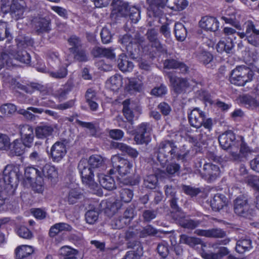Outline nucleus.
I'll use <instances>...</instances> for the list:
<instances>
[{
	"mask_svg": "<svg viewBox=\"0 0 259 259\" xmlns=\"http://www.w3.org/2000/svg\"><path fill=\"white\" fill-rule=\"evenodd\" d=\"M226 202V196L223 194L217 193L210 201V206L213 210L219 211L223 208Z\"/></svg>",
	"mask_w": 259,
	"mask_h": 259,
	"instance_id": "obj_22",
	"label": "nucleus"
},
{
	"mask_svg": "<svg viewBox=\"0 0 259 259\" xmlns=\"http://www.w3.org/2000/svg\"><path fill=\"white\" fill-rule=\"evenodd\" d=\"M168 76L169 78L170 85L176 93L178 91V82L176 76V72H169L168 73Z\"/></svg>",
	"mask_w": 259,
	"mask_h": 259,
	"instance_id": "obj_49",
	"label": "nucleus"
},
{
	"mask_svg": "<svg viewBox=\"0 0 259 259\" xmlns=\"http://www.w3.org/2000/svg\"><path fill=\"white\" fill-rule=\"evenodd\" d=\"M34 252V247L31 245H21L18 246L14 252L16 259H24Z\"/></svg>",
	"mask_w": 259,
	"mask_h": 259,
	"instance_id": "obj_18",
	"label": "nucleus"
},
{
	"mask_svg": "<svg viewBox=\"0 0 259 259\" xmlns=\"http://www.w3.org/2000/svg\"><path fill=\"white\" fill-rule=\"evenodd\" d=\"M6 54V53H5ZM9 54H7V61L4 60L5 63H8V59L9 58H14L15 59L19 60L20 62L28 64L30 62V57L29 55L26 51H21L18 52L16 54L13 53L9 52Z\"/></svg>",
	"mask_w": 259,
	"mask_h": 259,
	"instance_id": "obj_31",
	"label": "nucleus"
},
{
	"mask_svg": "<svg viewBox=\"0 0 259 259\" xmlns=\"http://www.w3.org/2000/svg\"><path fill=\"white\" fill-rule=\"evenodd\" d=\"M116 147L123 152L126 153L132 158H136L138 155V151L123 143H116Z\"/></svg>",
	"mask_w": 259,
	"mask_h": 259,
	"instance_id": "obj_37",
	"label": "nucleus"
},
{
	"mask_svg": "<svg viewBox=\"0 0 259 259\" xmlns=\"http://www.w3.org/2000/svg\"><path fill=\"white\" fill-rule=\"evenodd\" d=\"M202 256L204 259H220V255L212 252H203Z\"/></svg>",
	"mask_w": 259,
	"mask_h": 259,
	"instance_id": "obj_64",
	"label": "nucleus"
},
{
	"mask_svg": "<svg viewBox=\"0 0 259 259\" xmlns=\"http://www.w3.org/2000/svg\"><path fill=\"white\" fill-rule=\"evenodd\" d=\"M123 112L126 119L132 122L134 119H137L141 113V108L137 106L128 99L123 102Z\"/></svg>",
	"mask_w": 259,
	"mask_h": 259,
	"instance_id": "obj_10",
	"label": "nucleus"
},
{
	"mask_svg": "<svg viewBox=\"0 0 259 259\" xmlns=\"http://www.w3.org/2000/svg\"><path fill=\"white\" fill-rule=\"evenodd\" d=\"M157 183V179L154 175L147 176L144 179V184L147 188L149 189L154 188Z\"/></svg>",
	"mask_w": 259,
	"mask_h": 259,
	"instance_id": "obj_44",
	"label": "nucleus"
},
{
	"mask_svg": "<svg viewBox=\"0 0 259 259\" xmlns=\"http://www.w3.org/2000/svg\"><path fill=\"white\" fill-rule=\"evenodd\" d=\"M238 142H240V144L235 145L233 150L230 152V155L231 160L239 162L246 160L250 149L242 139L238 140Z\"/></svg>",
	"mask_w": 259,
	"mask_h": 259,
	"instance_id": "obj_6",
	"label": "nucleus"
},
{
	"mask_svg": "<svg viewBox=\"0 0 259 259\" xmlns=\"http://www.w3.org/2000/svg\"><path fill=\"white\" fill-rule=\"evenodd\" d=\"M125 89L131 93L140 92L143 90L142 81L139 78H127L125 79Z\"/></svg>",
	"mask_w": 259,
	"mask_h": 259,
	"instance_id": "obj_17",
	"label": "nucleus"
},
{
	"mask_svg": "<svg viewBox=\"0 0 259 259\" xmlns=\"http://www.w3.org/2000/svg\"><path fill=\"white\" fill-rule=\"evenodd\" d=\"M234 44L233 42L232 38L229 37L228 39L220 40L216 46V49L219 53H223L224 52L230 54L232 53Z\"/></svg>",
	"mask_w": 259,
	"mask_h": 259,
	"instance_id": "obj_23",
	"label": "nucleus"
},
{
	"mask_svg": "<svg viewBox=\"0 0 259 259\" xmlns=\"http://www.w3.org/2000/svg\"><path fill=\"white\" fill-rule=\"evenodd\" d=\"M182 189L185 194L192 197L196 196L200 192V190L199 188H195L184 185H182Z\"/></svg>",
	"mask_w": 259,
	"mask_h": 259,
	"instance_id": "obj_46",
	"label": "nucleus"
},
{
	"mask_svg": "<svg viewBox=\"0 0 259 259\" xmlns=\"http://www.w3.org/2000/svg\"><path fill=\"white\" fill-rule=\"evenodd\" d=\"M102 205H106L105 208V211L108 212L110 211L112 213H115L120 207V204L118 203H111V202H102Z\"/></svg>",
	"mask_w": 259,
	"mask_h": 259,
	"instance_id": "obj_50",
	"label": "nucleus"
},
{
	"mask_svg": "<svg viewBox=\"0 0 259 259\" xmlns=\"http://www.w3.org/2000/svg\"><path fill=\"white\" fill-rule=\"evenodd\" d=\"M250 31L248 36V42L254 47H259V29L255 28L253 23L252 30Z\"/></svg>",
	"mask_w": 259,
	"mask_h": 259,
	"instance_id": "obj_35",
	"label": "nucleus"
},
{
	"mask_svg": "<svg viewBox=\"0 0 259 259\" xmlns=\"http://www.w3.org/2000/svg\"><path fill=\"white\" fill-rule=\"evenodd\" d=\"M59 254L61 259H83L82 252L69 246H63L59 250Z\"/></svg>",
	"mask_w": 259,
	"mask_h": 259,
	"instance_id": "obj_12",
	"label": "nucleus"
},
{
	"mask_svg": "<svg viewBox=\"0 0 259 259\" xmlns=\"http://www.w3.org/2000/svg\"><path fill=\"white\" fill-rule=\"evenodd\" d=\"M109 134L110 138L117 140L121 139L124 135V133L118 129L110 130Z\"/></svg>",
	"mask_w": 259,
	"mask_h": 259,
	"instance_id": "obj_58",
	"label": "nucleus"
},
{
	"mask_svg": "<svg viewBox=\"0 0 259 259\" xmlns=\"http://www.w3.org/2000/svg\"><path fill=\"white\" fill-rule=\"evenodd\" d=\"M10 139L6 135H0V149L8 150L10 148Z\"/></svg>",
	"mask_w": 259,
	"mask_h": 259,
	"instance_id": "obj_55",
	"label": "nucleus"
},
{
	"mask_svg": "<svg viewBox=\"0 0 259 259\" xmlns=\"http://www.w3.org/2000/svg\"><path fill=\"white\" fill-rule=\"evenodd\" d=\"M102 40L104 44H108L110 42L111 39V33L108 28L104 27L101 32Z\"/></svg>",
	"mask_w": 259,
	"mask_h": 259,
	"instance_id": "obj_57",
	"label": "nucleus"
},
{
	"mask_svg": "<svg viewBox=\"0 0 259 259\" xmlns=\"http://www.w3.org/2000/svg\"><path fill=\"white\" fill-rule=\"evenodd\" d=\"M17 110L16 106L13 104L7 103L0 107L1 112L5 115H10L15 113Z\"/></svg>",
	"mask_w": 259,
	"mask_h": 259,
	"instance_id": "obj_39",
	"label": "nucleus"
},
{
	"mask_svg": "<svg viewBox=\"0 0 259 259\" xmlns=\"http://www.w3.org/2000/svg\"><path fill=\"white\" fill-rule=\"evenodd\" d=\"M120 41L122 44L124 45L126 49L130 53L132 52V48H133V39L128 34L124 35L121 39Z\"/></svg>",
	"mask_w": 259,
	"mask_h": 259,
	"instance_id": "obj_48",
	"label": "nucleus"
},
{
	"mask_svg": "<svg viewBox=\"0 0 259 259\" xmlns=\"http://www.w3.org/2000/svg\"><path fill=\"white\" fill-rule=\"evenodd\" d=\"M200 222L197 220H180L179 219V225L184 228L188 229H194L198 227Z\"/></svg>",
	"mask_w": 259,
	"mask_h": 259,
	"instance_id": "obj_38",
	"label": "nucleus"
},
{
	"mask_svg": "<svg viewBox=\"0 0 259 259\" xmlns=\"http://www.w3.org/2000/svg\"><path fill=\"white\" fill-rule=\"evenodd\" d=\"M248 197L246 194L238 196L234 201V212L239 216L250 219L254 214L253 209L248 203Z\"/></svg>",
	"mask_w": 259,
	"mask_h": 259,
	"instance_id": "obj_5",
	"label": "nucleus"
},
{
	"mask_svg": "<svg viewBox=\"0 0 259 259\" xmlns=\"http://www.w3.org/2000/svg\"><path fill=\"white\" fill-rule=\"evenodd\" d=\"M121 164H119L117 165V168L116 169V171L121 177L130 173L132 169L133 164L127 160H122Z\"/></svg>",
	"mask_w": 259,
	"mask_h": 259,
	"instance_id": "obj_34",
	"label": "nucleus"
},
{
	"mask_svg": "<svg viewBox=\"0 0 259 259\" xmlns=\"http://www.w3.org/2000/svg\"><path fill=\"white\" fill-rule=\"evenodd\" d=\"M220 174L218 165L211 163H205L201 175L205 180L211 182L215 180Z\"/></svg>",
	"mask_w": 259,
	"mask_h": 259,
	"instance_id": "obj_11",
	"label": "nucleus"
},
{
	"mask_svg": "<svg viewBox=\"0 0 259 259\" xmlns=\"http://www.w3.org/2000/svg\"><path fill=\"white\" fill-rule=\"evenodd\" d=\"M195 57L204 64L207 65L212 60L213 57L212 55L206 51L199 48L194 53Z\"/></svg>",
	"mask_w": 259,
	"mask_h": 259,
	"instance_id": "obj_33",
	"label": "nucleus"
},
{
	"mask_svg": "<svg viewBox=\"0 0 259 259\" xmlns=\"http://www.w3.org/2000/svg\"><path fill=\"white\" fill-rule=\"evenodd\" d=\"M32 23L36 31L39 33L48 32L50 30V22L44 18H35Z\"/></svg>",
	"mask_w": 259,
	"mask_h": 259,
	"instance_id": "obj_20",
	"label": "nucleus"
},
{
	"mask_svg": "<svg viewBox=\"0 0 259 259\" xmlns=\"http://www.w3.org/2000/svg\"><path fill=\"white\" fill-rule=\"evenodd\" d=\"M14 191H8L7 184L3 180H0V210H4V206L5 205V201L8 195H11Z\"/></svg>",
	"mask_w": 259,
	"mask_h": 259,
	"instance_id": "obj_29",
	"label": "nucleus"
},
{
	"mask_svg": "<svg viewBox=\"0 0 259 259\" xmlns=\"http://www.w3.org/2000/svg\"><path fill=\"white\" fill-rule=\"evenodd\" d=\"M121 201L124 202H130L133 196V192L128 189H122L120 192Z\"/></svg>",
	"mask_w": 259,
	"mask_h": 259,
	"instance_id": "obj_53",
	"label": "nucleus"
},
{
	"mask_svg": "<svg viewBox=\"0 0 259 259\" xmlns=\"http://www.w3.org/2000/svg\"><path fill=\"white\" fill-rule=\"evenodd\" d=\"M157 249L159 254L163 258L166 257L169 253L168 244L165 242L159 244Z\"/></svg>",
	"mask_w": 259,
	"mask_h": 259,
	"instance_id": "obj_47",
	"label": "nucleus"
},
{
	"mask_svg": "<svg viewBox=\"0 0 259 259\" xmlns=\"http://www.w3.org/2000/svg\"><path fill=\"white\" fill-rule=\"evenodd\" d=\"M72 227L69 224L65 223H56L52 226L50 229V236L54 237L62 231H71Z\"/></svg>",
	"mask_w": 259,
	"mask_h": 259,
	"instance_id": "obj_27",
	"label": "nucleus"
},
{
	"mask_svg": "<svg viewBox=\"0 0 259 259\" xmlns=\"http://www.w3.org/2000/svg\"><path fill=\"white\" fill-rule=\"evenodd\" d=\"M35 176H37L38 178L41 177V172L39 169L32 166H29L25 168L24 181L26 184H30Z\"/></svg>",
	"mask_w": 259,
	"mask_h": 259,
	"instance_id": "obj_32",
	"label": "nucleus"
},
{
	"mask_svg": "<svg viewBox=\"0 0 259 259\" xmlns=\"http://www.w3.org/2000/svg\"><path fill=\"white\" fill-rule=\"evenodd\" d=\"M82 195L77 190H71L68 194L67 201L69 204H74L81 198Z\"/></svg>",
	"mask_w": 259,
	"mask_h": 259,
	"instance_id": "obj_42",
	"label": "nucleus"
},
{
	"mask_svg": "<svg viewBox=\"0 0 259 259\" xmlns=\"http://www.w3.org/2000/svg\"><path fill=\"white\" fill-rule=\"evenodd\" d=\"M17 234L21 238L30 239L32 237V234L30 230L24 226H21L17 231Z\"/></svg>",
	"mask_w": 259,
	"mask_h": 259,
	"instance_id": "obj_45",
	"label": "nucleus"
},
{
	"mask_svg": "<svg viewBox=\"0 0 259 259\" xmlns=\"http://www.w3.org/2000/svg\"><path fill=\"white\" fill-rule=\"evenodd\" d=\"M194 233L198 236L206 237L223 238L226 236V232L221 228H212L208 230L197 229Z\"/></svg>",
	"mask_w": 259,
	"mask_h": 259,
	"instance_id": "obj_15",
	"label": "nucleus"
},
{
	"mask_svg": "<svg viewBox=\"0 0 259 259\" xmlns=\"http://www.w3.org/2000/svg\"><path fill=\"white\" fill-rule=\"evenodd\" d=\"M123 85V78L120 75L115 74L111 76L106 82V88L113 92H117Z\"/></svg>",
	"mask_w": 259,
	"mask_h": 259,
	"instance_id": "obj_16",
	"label": "nucleus"
},
{
	"mask_svg": "<svg viewBox=\"0 0 259 259\" xmlns=\"http://www.w3.org/2000/svg\"><path fill=\"white\" fill-rule=\"evenodd\" d=\"M19 165H7L3 171V181L7 184L8 191H15L21 175Z\"/></svg>",
	"mask_w": 259,
	"mask_h": 259,
	"instance_id": "obj_4",
	"label": "nucleus"
},
{
	"mask_svg": "<svg viewBox=\"0 0 259 259\" xmlns=\"http://www.w3.org/2000/svg\"><path fill=\"white\" fill-rule=\"evenodd\" d=\"M243 28L245 29V32H237L238 35L240 36L241 38H243L246 37V39H248V36L249 35V33L251 32V30H252L253 28V22L248 20L243 25Z\"/></svg>",
	"mask_w": 259,
	"mask_h": 259,
	"instance_id": "obj_41",
	"label": "nucleus"
},
{
	"mask_svg": "<svg viewBox=\"0 0 259 259\" xmlns=\"http://www.w3.org/2000/svg\"><path fill=\"white\" fill-rule=\"evenodd\" d=\"M218 140L221 147L224 150L231 149L233 150L235 145H239L240 143L236 140V136L232 131H227L221 135Z\"/></svg>",
	"mask_w": 259,
	"mask_h": 259,
	"instance_id": "obj_9",
	"label": "nucleus"
},
{
	"mask_svg": "<svg viewBox=\"0 0 259 259\" xmlns=\"http://www.w3.org/2000/svg\"><path fill=\"white\" fill-rule=\"evenodd\" d=\"M110 175L99 174L98 179L100 185L106 190H112L115 188V183L113 177Z\"/></svg>",
	"mask_w": 259,
	"mask_h": 259,
	"instance_id": "obj_25",
	"label": "nucleus"
},
{
	"mask_svg": "<svg viewBox=\"0 0 259 259\" xmlns=\"http://www.w3.org/2000/svg\"><path fill=\"white\" fill-rule=\"evenodd\" d=\"M122 160H125L121 157H120L118 155H113L111 159V162L113 168L110 169L109 173L110 175H113L114 173V170L117 168V165L119 164H121V161Z\"/></svg>",
	"mask_w": 259,
	"mask_h": 259,
	"instance_id": "obj_54",
	"label": "nucleus"
},
{
	"mask_svg": "<svg viewBox=\"0 0 259 259\" xmlns=\"http://www.w3.org/2000/svg\"><path fill=\"white\" fill-rule=\"evenodd\" d=\"M152 128L147 123H142L137 130L134 140L137 144H148L151 141Z\"/></svg>",
	"mask_w": 259,
	"mask_h": 259,
	"instance_id": "obj_7",
	"label": "nucleus"
},
{
	"mask_svg": "<svg viewBox=\"0 0 259 259\" xmlns=\"http://www.w3.org/2000/svg\"><path fill=\"white\" fill-rule=\"evenodd\" d=\"M252 248V241L249 238H241L236 242L235 250L239 253H243Z\"/></svg>",
	"mask_w": 259,
	"mask_h": 259,
	"instance_id": "obj_26",
	"label": "nucleus"
},
{
	"mask_svg": "<svg viewBox=\"0 0 259 259\" xmlns=\"http://www.w3.org/2000/svg\"><path fill=\"white\" fill-rule=\"evenodd\" d=\"M67 150L65 145L60 142H56L51 147V154L53 160L59 162L65 156Z\"/></svg>",
	"mask_w": 259,
	"mask_h": 259,
	"instance_id": "obj_14",
	"label": "nucleus"
},
{
	"mask_svg": "<svg viewBox=\"0 0 259 259\" xmlns=\"http://www.w3.org/2000/svg\"><path fill=\"white\" fill-rule=\"evenodd\" d=\"M188 119L191 125L198 128L202 126L205 114L199 108H196L191 111Z\"/></svg>",
	"mask_w": 259,
	"mask_h": 259,
	"instance_id": "obj_13",
	"label": "nucleus"
},
{
	"mask_svg": "<svg viewBox=\"0 0 259 259\" xmlns=\"http://www.w3.org/2000/svg\"><path fill=\"white\" fill-rule=\"evenodd\" d=\"M253 71L244 65L237 66L232 70L229 80L232 84L237 86H244L246 83L252 80Z\"/></svg>",
	"mask_w": 259,
	"mask_h": 259,
	"instance_id": "obj_2",
	"label": "nucleus"
},
{
	"mask_svg": "<svg viewBox=\"0 0 259 259\" xmlns=\"http://www.w3.org/2000/svg\"><path fill=\"white\" fill-rule=\"evenodd\" d=\"M51 9L62 17L65 18L67 17V11L62 7L58 6H52L51 7Z\"/></svg>",
	"mask_w": 259,
	"mask_h": 259,
	"instance_id": "obj_62",
	"label": "nucleus"
},
{
	"mask_svg": "<svg viewBox=\"0 0 259 259\" xmlns=\"http://www.w3.org/2000/svg\"><path fill=\"white\" fill-rule=\"evenodd\" d=\"M200 27L206 31L214 32L219 28V22L213 17H204L199 22Z\"/></svg>",
	"mask_w": 259,
	"mask_h": 259,
	"instance_id": "obj_19",
	"label": "nucleus"
},
{
	"mask_svg": "<svg viewBox=\"0 0 259 259\" xmlns=\"http://www.w3.org/2000/svg\"><path fill=\"white\" fill-rule=\"evenodd\" d=\"M155 229L150 226L146 227L142 231L141 236L142 237H146L147 235H153L156 233Z\"/></svg>",
	"mask_w": 259,
	"mask_h": 259,
	"instance_id": "obj_63",
	"label": "nucleus"
},
{
	"mask_svg": "<svg viewBox=\"0 0 259 259\" xmlns=\"http://www.w3.org/2000/svg\"><path fill=\"white\" fill-rule=\"evenodd\" d=\"M117 62L119 69L122 72L131 71L134 68L133 62H130L123 54L119 56Z\"/></svg>",
	"mask_w": 259,
	"mask_h": 259,
	"instance_id": "obj_30",
	"label": "nucleus"
},
{
	"mask_svg": "<svg viewBox=\"0 0 259 259\" xmlns=\"http://www.w3.org/2000/svg\"><path fill=\"white\" fill-rule=\"evenodd\" d=\"M1 10L4 13H7L11 10L12 17L16 20L23 18L27 11L24 0H12L10 6L9 0H2Z\"/></svg>",
	"mask_w": 259,
	"mask_h": 259,
	"instance_id": "obj_3",
	"label": "nucleus"
},
{
	"mask_svg": "<svg viewBox=\"0 0 259 259\" xmlns=\"http://www.w3.org/2000/svg\"><path fill=\"white\" fill-rule=\"evenodd\" d=\"M167 90L166 87L161 85L159 87L155 88L151 91V94L156 96H161L166 93Z\"/></svg>",
	"mask_w": 259,
	"mask_h": 259,
	"instance_id": "obj_59",
	"label": "nucleus"
},
{
	"mask_svg": "<svg viewBox=\"0 0 259 259\" xmlns=\"http://www.w3.org/2000/svg\"><path fill=\"white\" fill-rule=\"evenodd\" d=\"M240 101L247 108L254 109L259 106V102L248 95L243 96Z\"/></svg>",
	"mask_w": 259,
	"mask_h": 259,
	"instance_id": "obj_36",
	"label": "nucleus"
},
{
	"mask_svg": "<svg viewBox=\"0 0 259 259\" xmlns=\"http://www.w3.org/2000/svg\"><path fill=\"white\" fill-rule=\"evenodd\" d=\"M68 43L70 46L69 49L72 53H75L78 50L81 44L79 38L75 36L70 37L68 39Z\"/></svg>",
	"mask_w": 259,
	"mask_h": 259,
	"instance_id": "obj_40",
	"label": "nucleus"
},
{
	"mask_svg": "<svg viewBox=\"0 0 259 259\" xmlns=\"http://www.w3.org/2000/svg\"><path fill=\"white\" fill-rule=\"evenodd\" d=\"M104 162V159L102 156L93 155L90 157L88 163L86 159H82L78 165L82 183L98 196H102L103 193L98 184L94 181L93 172L91 168H99L103 165Z\"/></svg>",
	"mask_w": 259,
	"mask_h": 259,
	"instance_id": "obj_1",
	"label": "nucleus"
},
{
	"mask_svg": "<svg viewBox=\"0 0 259 259\" xmlns=\"http://www.w3.org/2000/svg\"><path fill=\"white\" fill-rule=\"evenodd\" d=\"M98 218V213L95 210L88 211L85 214L87 222L90 224H94Z\"/></svg>",
	"mask_w": 259,
	"mask_h": 259,
	"instance_id": "obj_51",
	"label": "nucleus"
},
{
	"mask_svg": "<svg viewBox=\"0 0 259 259\" xmlns=\"http://www.w3.org/2000/svg\"><path fill=\"white\" fill-rule=\"evenodd\" d=\"M20 139L27 148H30L33 145L34 134L33 127L28 124H21L18 127Z\"/></svg>",
	"mask_w": 259,
	"mask_h": 259,
	"instance_id": "obj_8",
	"label": "nucleus"
},
{
	"mask_svg": "<svg viewBox=\"0 0 259 259\" xmlns=\"http://www.w3.org/2000/svg\"><path fill=\"white\" fill-rule=\"evenodd\" d=\"M33 216L37 219L41 220L46 217V212L40 208H35L31 211Z\"/></svg>",
	"mask_w": 259,
	"mask_h": 259,
	"instance_id": "obj_60",
	"label": "nucleus"
},
{
	"mask_svg": "<svg viewBox=\"0 0 259 259\" xmlns=\"http://www.w3.org/2000/svg\"><path fill=\"white\" fill-rule=\"evenodd\" d=\"M131 11L132 12L130 14V18L132 22L136 23L140 19V11L139 9L136 8H133V10Z\"/></svg>",
	"mask_w": 259,
	"mask_h": 259,
	"instance_id": "obj_61",
	"label": "nucleus"
},
{
	"mask_svg": "<svg viewBox=\"0 0 259 259\" xmlns=\"http://www.w3.org/2000/svg\"><path fill=\"white\" fill-rule=\"evenodd\" d=\"M141 255L142 249L140 247H139L136 250H132L127 252L123 259H141Z\"/></svg>",
	"mask_w": 259,
	"mask_h": 259,
	"instance_id": "obj_43",
	"label": "nucleus"
},
{
	"mask_svg": "<svg viewBox=\"0 0 259 259\" xmlns=\"http://www.w3.org/2000/svg\"><path fill=\"white\" fill-rule=\"evenodd\" d=\"M190 85L187 78L179 77V94L186 92L190 88Z\"/></svg>",
	"mask_w": 259,
	"mask_h": 259,
	"instance_id": "obj_52",
	"label": "nucleus"
},
{
	"mask_svg": "<svg viewBox=\"0 0 259 259\" xmlns=\"http://www.w3.org/2000/svg\"><path fill=\"white\" fill-rule=\"evenodd\" d=\"M40 169L42 177L44 176L51 181H55L58 177L57 170L53 165L46 164L42 168Z\"/></svg>",
	"mask_w": 259,
	"mask_h": 259,
	"instance_id": "obj_24",
	"label": "nucleus"
},
{
	"mask_svg": "<svg viewBox=\"0 0 259 259\" xmlns=\"http://www.w3.org/2000/svg\"><path fill=\"white\" fill-rule=\"evenodd\" d=\"M26 146L19 139H15L10 146V154L12 156H20L24 153Z\"/></svg>",
	"mask_w": 259,
	"mask_h": 259,
	"instance_id": "obj_21",
	"label": "nucleus"
},
{
	"mask_svg": "<svg viewBox=\"0 0 259 259\" xmlns=\"http://www.w3.org/2000/svg\"><path fill=\"white\" fill-rule=\"evenodd\" d=\"M54 131L53 127L49 125H41L35 128V135L38 139H45L51 136Z\"/></svg>",
	"mask_w": 259,
	"mask_h": 259,
	"instance_id": "obj_28",
	"label": "nucleus"
},
{
	"mask_svg": "<svg viewBox=\"0 0 259 259\" xmlns=\"http://www.w3.org/2000/svg\"><path fill=\"white\" fill-rule=\"evenodd\" d=\"M37 182H34L32 183V182L29 184L33 190L39 193H42L44 190V187H43V181H42V178L41 176V177L38 178V179L37 180Z\"/></svg>",
	"mask_w": 259,
	"mask_h": 259,
	"instance_id": "obj_56",
	"label": "nucleus"
}]
</instances>
